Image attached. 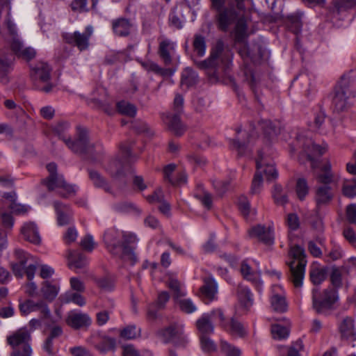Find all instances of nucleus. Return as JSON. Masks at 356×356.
I'll return each instance as SVG.
<instances>
[{
    "label": "nucleus",
    "mask_w": 356,
    "mask_h": 356,
    "mask_svg": "<svg viewBox=\"0 0 356 356\" xmlns=\"http://www.w3.org/2000/svg\"><path fill=\"white\" fill-rule=\"evenodd\" d=\"M302 13L297 11L294 13L288 15L285 19V23L289 29L296 34H298L302 29Z\"/></svg>",
    "instance_id": "obj_34"
},
{
    "label": "nucleus",
    "mask_w": 356,
    "mask_h": 356,
    "mask_svg": "<svg viewBox=\"0 0 356 356\" xmlns=\"http://www.w3.org/2000/svg\"><path fill=\"white\" fill-rule=\"evenodd\" d=\"M10 47L13 53L19 58L28 60L33 58L35 56V49L30 47H25L19 37L13 38L10 40Z\"/></svg>",
    "instance_id": "obj_24"
},
{
    "label": "nucleus",
    "mask_w": 356,
    "mask_h": 356,
    "mask_svg": "<svg viewBox=\"0 0 356 356\" xmlns=\"http://www.w3.org/2000/svg\"><path fill=\"white\" fill-rule=\"evenodd\" d=\"M141 330L135 325H129L120 330V336L127 340L134 339L140 336Z\"/></svg>",
    "instance_id": "obj_45"
},
{
    "label": "nucleus",
    "mask_w": 356,
    "mask_h": 356,
    "mask_svg": "<svg viewBox=\"0 0 356 356\" xmlns=\"http://www.w3.org/2000/svg\"><path fill=\"white\" fill-rule=\"evenodd\" d=\"M54 207L57 215L58 225L64 226L71 222L73 218V211L70 205L55 201L54 202Z\"/></svg>",
    "instance_id": "obj_25"
},
{
    "label": "nucleus",
    "mask_w": 356,
    "mask_h": 356,
    "mask_svg": "<svg viewBox=\"0 0 356 356\" xmlns=\"http://www.w3.org/2000/svg\"><path fill=\"white\" fill-rule=\"evenodd\" d=\"M203 282L200 288L199 296L205 304H209L217 298L218 284L211 277L204 278Z\"/></svg>",
    "instance_id": "obj_19"
},
{
    "label": "nucleus",
    "mask_w": 356,
    "mask_h": 356,
    "mask_svg": "<svg viewBox=\"0 0 356 356\" xmlns=\"http://www.w3.org/2000/svg\"><path fill=\"white\" fill-rule=\"evenodd\" d=\"M257 171L252 181L251 193L257 194L260 192L263 185V175H261V159L256 160Z\"/></svg>",
    "instance_id": "obj_37"
},
{
    "label": "nucleus",
    "mask_w": 356,
    "mask_h": 356,
    "mask_svg": "<svg viewBox=\"0 0 356 356\" xmlns=\"http://www.w3.org/2000/svg\"><path fill=\"white\" fill-rule=\"evenodd\" d=\"M21 232L25 240L34 243L39 244L41 241L38 229L35 225L33 222H28L21 229Z\"/></svg>",
    "instance_id": "obj_32"
},
{
    "label": "nucleus",
    "mask_w": 356,
    "mask_h": 356,
    "mask_svg": "<svg viewBox=\"0 0 356 356\" xmlns=\"http://www.w3.org/2000/svg\"><path fill=\"white\" fill-rule=\"evenodd\" d=\"M112 29L116 35L126 37L134 29V24L128 19L118 18L113 20Z\"/></svg>",
    "instance_id": "obj_30"
},
{
    "label": "nucleus",
    "mask_w": 356,
    "mask_h": 356,
    "mask_svg": "<svg viewBox=\"0 0 356 356\" xmlns=\"http://www.w3.org/2000/svg\"><path fill=\"white\" fill-rule=\"evenodd\" d=\"M175 43L165 38H159L158 54L165 65L172 63V59L175 54Z\"/></svg>",
    "instance_id": "obj_21"
},
{
    "label": "nucleus",
    "mask_w": 356,
    "mask_h": 356,
    "mask_svg": "<svg viewBox=\"0 0 356 356\" xmlns=\"http://www.w3.org/2000/svg\"><path fill=\"white\" fill-rule=\"evenodd\" d=\"M273 337L275 339H285L289 335V330L280 325H273L271 327Z\"/></svg>",
    "instance_id": "obj_59"
},
{
    "label": "nucleus",
    "mask_w": 356,
    "mask_h": 356,
    "mask_svg": "<svg viewBox=\"0 0 356 356\" xmlns=\"http://www.w3.org/2000/svg\"><path fill=\"white\" fill-rule=\"evenodd\" d=\"M295 140L292 144V153L302 156L323 155L329 153L328 145L325 143H315L309 133L305 130H297L294 133Z\"/></svg>",
    "instance_id": "obj_5"
},
{
    "label": "nucleus",
    "mask_w": 356,
    "mask_h": 356,
    "mask_svg": "<svg viewBox=\"0 0 356 356\" xmlns=\"http://www.w3.org/2000/svg\"><path fill=\"white\" fill-rule=\"evenodd\" d=\"M114 208L117 211L122 213H127L132 211H136L138 213H141V211L131 202H124L118 203L114 206Z\"/></svg>",
    "instance_id": "obj_60"
},
{
    "label": "nucleus",
    "mask_w": 356,
    "mask_h": 356,
    "mask_svg": "<svg viewBox=\"0 0 356 356\" xmlns=\"http://www.w3.org/2000/svg\"><path fill=\"white\" fill-rule=\"evenodd\" d=\"M69 127L68 123L61 122L52 127V131L58 136L65 145L75 154H86L92 156H98L104 154L100 145H95L89 143L87 132L82 128L77 129V138L72 140L65 136V131Z\"/></svg>",
    "instance_id": "obj_4"
},
{
    "label": "nucleus",
    "mask_w": 356,
    "mask_h": 356,
    "mask_svg": "<svg viewBox=\"0 0 356 356\" xmlns=\"http://www.w3.org/2000/svg\"><path fill=\"white\" fill-rule=\"evenodd\" d=\"M272 196L277 204L284 205L288 202V197L286 194H282V187L281 185H274Z\"/></svg>",
    "instance_id": "obj_51"
},
{
    "label": "nucleus",
    "mask_w": 356,
    "mask_h": 356,
    "mask_svg": "<svg viewBox=\"0 0 356 356\" xmlns=\"http://www.w3.org/2000/svg\"><path fill=\"white\" fill-rule=\"evenodd\" d=\"M271 307L277 312H284L286 310L287 305L285 298L279 294H274L270 299Z\"/></svg>",
    "instance_id": "obj_48"
},
{
    "label": "nucleus",
    "mask_w": 356,
    "mask_h": 356,
    "mask_svg": "<svg viewBox=\"0 0 356 356\" xmlns=\"http://www.w3.org/2000/svg\"><path fill=\"white\" fill-rule=\"evenodd\" d=\"M31 334L26 328H21L8 336L7 342L13 348L11 356H31Z\"/></svg>",
    "instance_id": "obj_10"
},
{
    "label": "nucleus",
    "mask_w": 356,
    "mask_h": 356,
    "mask_svg": "<svg viewBox=\"0 0 356 356\" xmlns=\"http://www.w3.org/2000/svg\"><path fill=\"white\" fill-rule=\"evenodd\" d=\"M259 124L261 127L264 135H266V137L263 139L257 140V152L259 153V156H263L265 154H267V155L272 154H273L272 144L277 131L270 120H261L259 122Z\"/></svg>",
    "instance_id": "obj_13"
},
{
    "label": "nucleus",
    "mask_w": 356,
    "mask_h": 356,
    "mask_svg": "<svg viewBox=\"0 0 356 356\" xmlns=\"http://www.w3.org/2000/svg\"><path fill=\"white\" fill-rule=\"evenodd\" d=\"M98 0H73L71 3V8L74 11L85 12L89 10L88 4L92 9L96 8Z\"/></svg>",
    "instance_id": "obj_40"
},
{
    "label": "nucleus",
    "mask_w": 356,
    "mask_h": 356,
    "mask_svg": "<svg viewBox=\"0 0 356 356\" xmlns=\"http://www.w3.org/2000/svg\"><path fill=\"white\" fill-rule=\"evenodd\" d=\"M230 184L229 179L213 181V186L220 195H224L229 190Z\"/></svg>",
    "instance_id": "obj_61"
},
{
    "label": "nucleus",
    "mask_w": 356,
    "mask_h": 356,
    "mask_svg": "<svg viewBox=\"0 0 356 356\" xmlns=\"http://www.w3.org/2000/svg\"><path fill=\"white\" fill-rule=\"evenodd\" d=\"M196 327L200 336L209 335L213 333L214 326L211 321L209 314H204L196 321Z\"/></svg>",
    "instance_id": "obj_33"
},
{
    "label": "nucleus",
    "mask_w": 356,
    "mask_h": 356,
    "mask_svg": "<svg viewBox=\"0 0 356 356\" xmlns=\"http://www.w3.org/2000/svg\"><path fill=\"white\" fill-rule=\"evenodd\" d=\"M89 176L96 187L103 188L106 192L111 193V187L99 172L95 170H89Z\"/></svg>",
    "instance_id": "obj_46"
},
{
    "label": "nucleus",
    "mask_w": 356,
    "mask_h": 356,
    "mask_svg": "<svg viewBox=\"0 0 356 356\" xmlns=\"http://www.w3.org/2000/svg\"><path fill=\"white\" fill-rule=\"evenodd\" d=\"M193 47L194 52L199 57H202L206 53V40L205 38L201 35H195L193 42Z\"/></svg>",
    "instance_id": "obj_43"
},
{
    "label": "nucleus",
    "mask_w": 356,
    "mask_h": 356,
    "mask_svg": "<svg viewBox=\"0 0 356 356\" xmlns=\"http://www.w3.org/2000/svg\"><path fill=\"white\" fill-rule=\"evenodd\" d=\"M179 305L180 309L186 314H191L197 309L193 302L189 298L180 300L179 301Z\"/></svg>",
    "instance_id": "obj_63"
},
{
    "label": "nucleus",
    "mask_w": 356,
    "mask_h": 356,
    "mask_svg": "<svg viewBox=\"0 0 356 356\" xmlns=\"http://www.w3.org/2000/svg\"><path fill=\"white\" fill-rule=\"evenodd\" d=\"M227 326L228 329L225 330L233 335L243 337L246 334V330L244 325L234 318H232L230 322H227Z\"/></svg>",
    "instance_id": "obj_42"
},
{
    "label": "nucleus",
    "mask_w": 356,
    "mask_h": 356,
    "mask_svg": "<svg viewBox=\"0 0 356 356\" xmlns=\"http://www.w3.org/2000/svg\"><path fill=\"white\" fill-rule=\"evenodd\" d=\"M190 10L189 6L181 4L175 6L169 15L170 26L177 29H181L186 20L185 14L189 13Z\"/></svg>",
    "instance_id": "obj_22"
},
{
    "label": "nucleus",
    "mask_w": 356,
    "mask_h": 356,
    "mask_svg": "<svg viewBox=\"0 0 356 356\" xmlns=\"http://www.w3.org/2000/svg\"><path fill=\"white\" fill-rule=\"evenodd\" d=\"M59 287L57 285L51 284L49 282H43L41 292L44 298L49 302L53 301L57 296Z\"/></svg>",
    "instance_id": "obj_38"
},
{
    "label": "nucleus",
    "mask_w": 356,
    "mask_h": 356,
    "mask_svg": "<svg viewBox=\"0 0 356 356\" xmlns=\"http://www.w3.org/2000/svg\"><path fill=\"white\" fill-rule=\"evenodd\" d=\"M197 192L195 194V197L199 200L207 209H210L212 207L211 194L204 190L202 184H197Z\"/></svg>",
    "instance_id": "obj_39"
},
{
    "label": "nucleus",
    "mask_w": 356,
    "mask_h": 356,
    "mask_svg": "<svg viewBox=\"0 0 356 356\" xmlns=\"http://www.w3.org/2000/svg\"><path fill=\"white\" fill-rule=\"evenodd\" d=\"M13 56L4 51L0 53V81L6 84L9 81L8 73L13 69Z\"/></svg>",
    "instance_id": "obj_28"
},
{
    "label": "nucleus",
    "mask_w": 356,
    "mask_h": 356,
    "mask_svg": "<svg viewBox=\"0 0 356 356\" xmlns=\"http://www.w3.org/2000/svg\"><path fill=\"white\" fill-rule=\"evenodd\" d=\"M167 285L172 291L175 300H178L186 296V293L181 289V284L177 279L170 277Z\"/></svg>",
    "instance_id": "obj_44"
},
{
    "label": "nucleus",
    "mask_w": 356,
    "mask_h": 356,
    "mask_svg": "<svg viewBox=\"0 0 356 356\" xmlns=\"http://www.w3.org/2000/svg\"><path fill=\"white\" fill-rule=\"evenodd\" d=\"M238 54L243 59L250 58V60L255 62L262 56L261 47L257 43L248 45L241 43L238 47Z\"/></svg>",
    "instance_id": "obj_29"
},
{
    "label": "nucleus",
    "mask_w": 356,
    "mask_h": 356,
    "mask_svg": "<svg viewBox=\"0 0 356 356\" xmlns=\"http://www.w3.org/2000/svg\"><path fill=\"white\" fill-rule=\"evenodd\" d=\"M90 342L102 353H106L115 349L116 340L105 334L96 333L91 336Z\"/></svg>",
    "instance_id": "obj_20"
},
{
    "label": "nucleus",
    "mask_w": 356,
    "mask_h": 356,
    "mask_svg": "<svg viewBox=\"0 0 356 356\" xmlns=\"http://www.w3.org/2000/svg\"><path fill=\"white\" fill-rule=\"evenodd\" d=\"M163 123L173 134L177 136L183 135L186 129L178 114H166L163 118Z\"/></svg>",
    "instance_id": "obj_26"
},
{
    "label": "nucleus",
    "mask_w": 356,
    "mask_h": 356,
    "mask_svg": "<svg viewBox=\"0 0 356 356\" xmlns=\"http://www.w3.org/2000/svg\"><path fill=\"white\" fill-rule=\"evenodd\" d=\"M289 257L290 260L286 261V264L290 269L289 280L295 287H301L307 264L305 249L298 245L291 246Z\"/></svg>",
    "instance_id": "obj_6"
},
{
    "label": "nucleus",
    "mask_w": 356,
    "mask_h": 356,
    "mask_svg": "<svg viewBox=\"0 0 356 356\" xmlns=\"http://www.w3.org/2000/svg\"><path fill=\"white\" fill-rule=\"evenodd\" d=\"M353 321L350 318H345L339 325L341 336L346 339L352 336L353 334Z\"/></svg>",
    "instance_id": "obj_50"
},
{
    "label": "nucleus",
    "mask_w": 356,
    "mask_h": 356,
    "mask_svg": "<svg viewBox=\"0 0 356 356\" xmlns=\"http://www.w3.org/2000/svg\"><path fill=\"white\" fill-rule=\"evenodd\" d=\"M127 157H113L111 159L106 170L113 177H120L125 175V172L130 168L129 163L125 161Z\"/></svg>",
    "instance_id": "obj_27"
},
{
    "label": "nucleus",
    "mask_w": 356,
    "mask_h": 356,
    "mask_svg": "<svg viewBox=\"0 0 356 356\" xmlns=\"http://www.w3.org/2000/svg\"><path fill=\"white\" fill-rule=\"evenodd\" d=\"M66 323L72 328L79 330L89 327L92 321L87 314L72 311L67 315Z\"/></svg>",
    "instance_id": "obj_23"
},
{
    "label": "nucleus",
    "mask_w": 356,
    "mask_h": 356,
    "mask_svg": "<svg viewBox=\"0 0 356 356\" xmlns=\"http://www.w3.org/2000/svg\"><path fill=\"white\" fill-rule=\"evenodd\" d=\"M220 350L226 356H241V350L224 340L220 341Z\"/></svg>",
    "instance_id": "obj_57"
},
{
    "label": "nucleus",
    "mask_w": 356,
    "mask_h": 356,
    "mask_svg": "<svg viewBox=\"0 0 356 356\" xmlns=\"http://www.w3.org/2000/svg\"><path fill=\"white\" fill-rule=\"evenodd\" d=\"M19 309L23 316L38 311L41 318H47L51 314L48 305L43 300L35 302L33 300L28 299L19 303Z\"/></svg>",
    "instance_id": "obj_17"
},
{
    "label": "nucleus",
    "mask_w": 356,
    "mask_h": 356,
    "mask_svg": "<svg viewBox=\"0 0 356 356\" xmlns=\"http://www.w3.org/2000/svg\"><path fill=\"white\" fill-rule=\"evenodd\" d=\"M330 282L333 286V289L337 291V289L342 286V273L340 269L337 266L332 268L330 274Z\"/></svg>",
    "instance_id": "obj_58"
},
{
    "label": "nucleus",
    "mask_w": 356,
    "mask_h": 356,
    "mask_svg": "<svg viewBox=\"0 0 356 356\" xmlns=\"http://www.w3.org/2000/svg\"><path fill=\"white\" fill-rule=\"evenodd\" d=\"M3 31L7 32V33L10 37V40L13 38L19 37L17 35V30L16 25L15 24V23H13V22L11 19L10 10H8L6 18L5 19L4 24L3 26Z\"/></svg>",
    "instance_id": "obj_49"
},
{
    "label": "nucleus",
    "mask_w": 356,
    "mask_h": 356,
    "mask_svg": "<svg viewBox=\"0 0 356 356\" xmlns=\"http://www.w3.org/2000/svg\"><path fill=\"white\" fill-rule=\"evenodd\" d=\"M68 259V266L70 268H74L81 269L84 268L87 264L86 257L80 253L70 252Z\"/></svg>",
    "instance_id": "obj_41"
},
{
    "label": "nucleus",
    "mask_w": 356,
    "mask_h": 356,
    "mask_svg": "<svg viewBox=\"0 0 356 356\" xmlns=\"http://www.w3.org/2000/svg\"><path fill=\"white\" fill-rule=\"evenodd\" d=\"M326 268H316L310 272V280L314 285L321 284L326 278Z\"/></svg>",
    "instance_id": "obj_53"
},
{
    "label": "nucleus",
    "mask_w": 356,
    "mask_h": 356,
    "mask_svg": "<svg viewBox=\"0 0 356 356\" xmlns=\"http://www.w3.org/2000/svg\"><path fill=\"white\" fill-rule=\"evenodd\" d=\"M74 304L82 307L86 304L85 298L79 293H66L63 297V302Z\"/></svg>",
    "instance_id": "obj_54"
},
{
    "label": "nucleus",
    "mask_w": 356,
    "mask_h": 356,
    "mask_svg": "<svg viewBox=\"0 0 356 356\" xmlns=\"http://www.w3.org/2000/svg\"><path fill=\"white\" fill-rule=\"evenodd\" d=\"M314 170H320L317 175L318 182L323 185L317 186L315 190L314 200L317 208L330 204L334 197V192L330 184L337 180L336 176L331 170V163L321 157H307Z\"/></svg>",
    "instance_id": "obj_2"
},
{
    "label": "nucleus",
    "mask_w": 356,
    "mask_h": 356,
    "mask_svg": "<svg viewBox=\"0 0 356 356\" xmlns=\"http://www.w3.org/2000/svg\"><path fill=\"white\" fill-rule=\"evenodd\" d=\"M241 273L245 279L254 283L257 282V275L245 261H243L241 264Z\"/></svg>",
    "instance_id": "obj_56"
},
{
    "label": "nucleus",
    "mask_w": 356,
    "mask_h": 356,
    "mask_svg": "<svg viewBox=\"0 0 356 356\" xmlns=\"http://www.w3.org/2000/svg\"><path fill=\"white\" fill-rule=\"evenodd\" d=\"M237 296L240 303L245 308H249L253 304L252 294L250 290L242 284L237 287Z\"/></svg>",
    "instance_id": "obj_35"
},
{
    "label": "nucleus",
    "mask_w": 356,
    "mask_h": 356,
    "mask_svg": "<svg viewBox=\"0 0 356 356\" xmlns=\"http://www.w3.org/2000/svg\"><path fill=\"white\" fill-rule=\"evenodd\" d=\"M296 191L298 198L303 200L309 193L307 181L305 178H298L296 181Z\"/></svg>",
    "instance_id": "obj_55"
},
{
    "label": "nucleus",
    "mask_w": 356,
    "mask_h": 356,
    "mask_svg": "<svg viewBox=\"0 0 356 356\" xmlns=\"http://www.w3.org/2000/svg\"><path fill=\"white\" fill-rule=\"evenodd\" d=\"M122 231L115 227L108 229L104 234V242L108 251L115 257H121Z\"/></svg>",
    "instance_id": "obj_16"
},
{
    "label": "nucleus",
    "mask_w": 356,
    "mask_h": 356,
    "mask_svg": "<svg viewBox=\"0 0 356 356\" xmlns=\"http://www.w3.org/2000/svg\"><path fill=\"white\" fill-rule=\"evenodd\" d=\"M117 108L121 114L129 117H134L136 114V108L133 104L122 101L117 104Z\"/></svg>",
    "instance_id": "obj_52"
},
{
    "label": "nucleus",
    "mask_w": 356,
    "mask_h": 356,
    "mask_svg": "<svg viewBox=\"0 0 356 356\" xmlns=\"http://www.w3.org/2000/svg\"><path fill=\"white\" fill-rule=\"evenodd\" d=\"M266 157H258L257 160L261 159V168L260 171H261V175L264 173L266 175L268 181H271L273 179H276L278 177V172L275 167V164L273 161H267L266 163L264 159Z\"/></svg>",
    "instance_id": "obj_36"
},
{
    "label": "nucleus",
    "mask_w": 356,
    "mask_h": 356,
    "mask_svg": "<svg viewBox=\"0 0 356 356\" xmlns=\"http://www.w3.org/2000/svg\"><path fill=\"white\" fill-rule=\"evenodd\" d=\"M354 97L355 92L350 88L348 82L342 77L334 90L332 99L334 111L338 113L346 111L350 106V100Z\"/></svg>",
    "instance_id": "obj_12"
},
{
    "label": "nucleus",
    "mask_w": 356,
    "mask_h": 356,
    "mask_svg": "<svg viewBox=\"0 0 356 356\" xmlns=\"http://www.w3.org/2000/svg\"><path fill=\"white\" fill-rule=\"evenodd\" d=\"M157 335L163 343H172L176 348H185L188 343V339L184 334V325L177 322L159 330Z\"/></svg>",
    "instance_id": "obj_11"
},
{
    "label": "nucleus",
    "mask_w": 356,
    "mask_h": 356,
    "mask_svg": "<svg viewBox=\"0 0 356 356\" xmlns=\"http://www.w3.org/2000/svg\"><path fill=\"white\" fill-rule=\"evenodd\" d=\"M93 32L92 26L88 25L83 32L76 31L73 33H63V38L66 43L76 47L79 51H83L89 49L90 39Z\"/></svg>",
    "instance_id": "obj_14"
},
{
    "label": "nucleus",
    "mask_w": 356,
    "mask_h": 356,
    "mask_svg": "<svg viewBox=\"0 0 356 356\" xmlns=\"http://www.w3.org/2000/svg\"><path fill=\"white\" fill-rule=\"evenodd\" d=\"M312 307L318 314L327 315L334 309L338 300L337 291L327 288L321 291L318 287L312 289Z\"/></svg>",
    "instance_id": "obj_8"
},
{
    "label": "nucleus",
    "mask_w": 356,
    "mask_h": 356,
    "mask_svg": "<svg viewBox=\"0 0 356 356\" xmlns=\"http://www.w3.org/2000/svg\"><path fill=\"white\" fill-rule=\"evenodd\" d=\"M197 80V73L192 69L187 67L184 70L181 76V83L186 87L193 86Z\"/></svg>",
    "instance_id": "obj_47"
},
{
    "label": "nucleus",
    "mask_w": 356,
    "mask_h": 356,
    "mask_svg": "<svg viewBox=\"0 0 356 356\" xmlns=\"http://www.w3.org/2000/svg\"><path fill=\"white\" fill-rule=\"evenodd\" d=\"M343 195L349 198H353L356 196V185L351 180L343 184L342 188Z\"/></svg>",
    "instance_id": "obj_64"
},
{
    "label": "nucleus",
    "mask_w": 356,
    "mask_h": 356,
    "mask_svg": "<svg viewBox=\"0 0 356 356\" xmlns=\"http://www.w3.org/2000/svg\"><path fill=\"white\" fill-rule=\"evenodd\" d=\"M188 176L184 170L177 171L175 172L171 185L175 187H180L187 184Z\"/></svg>",
    "instance_id": "obj_62"
},
{
    "label": "nucleus",
    "mask_w": 356,
    "mask_h": 356,
    "mask_svg": "<svg viewBox=\"0 0 356 356\" xmlns=\"http://www.w3.org/2000/svg\"><path fill=\"white\" fill-rule=\"evenodd\" d=\"M255 143V139L249 131L238 129L234 139L230 140L231 148L235 149L239 154L252 152V147Z\"/></svg>",
    "instance_id": "obj_15"
},
{
    "label": "nucleus",
    "mask_w": 356,
    "mask_h": 356,
    "mask_svg": "<svg viewBox=\"0 0 356 356\" xmlns=\"http://www.w3.org/2000/svg\"><path fill=\"white\" fill-rule=\"evenodd\" d=\"M243 0H212L213 6L218 10V28L227 31L230 25L236 22L235 34L236 39L242 40L246 35L247 21L243 17Z\"/></svg>",
    "instance_id": "obj_1"
},
{
    "label": "nucleus",
    "mask_w": 356,
    "mask_h": 356,
    "mask_svg": "<svg viewBox=\"0 0 356 356\" xmlns=\"http://www.w3.org/2000/svg\"><path fill=\"white\" fill-rule=\"evenodd\" d=\"M51 68L44 62H38L31 70V78L35 89L49 93L53 91L56 84L51 77Z\"/></svg>",
    "instance_id": "obj_9"
},
{
    "label": "nucleus",
    "mask_w": 356,
    "mask_h": 356,
    "mask_svg": "<svg viewBox=\"0 0 356 356\" xmlns=\"http://www.w3.org/2000/svg\"><path fill=\"white\" fill-rule=\"evenodd\" d=\"M248 234L251 238H257L266 245H272L274 243L273 229L270 226L257 225L248 230Z\"/></svg>",
    "instance_id": "obj_18"
},
{
    "label": "nucleus",
    "mask_w": 356,
    "mask_h": 356,
    "mask_svg": "<svg viewBox=\"0 0 356 356\" xmlns=\"http://www.w3.org/2000/svg\"><path fill=\"white\" fill-rule=\"evenodd\" d=\"M232 54L221 40L211 48L209 56L204 60H194L195 65L206 72L211 81H218L232 63Z\"/></svg>",
    "instance_id": "obj_3"
},
{
    "label": "nucleus",
    "mask_w": 356,
    "mask_h": 356,
    "mask_svg": "<svg viewBox=\"0 0 356 356\" xmlns=\"http://www.w3.org/2000/svg\"><path fill=\"white\" fill-rule=\"evenodd\" d=\"M138 241L135 234L129 232H122L121 255H131L134 253V244Z\"/></svg>",
    "instance_id": "obj_31"
},
{
    "label": "nucleus",
    "mask_w": 356,
    "mask_h": 356,
    "mask_svg": "<svg viewBox=\"0 0 356 356\" xmlns=\"http://www.w3.org/2000/svg\"><path fill=\"white\" fill-rule=\"evenodd\" d=\"M46 168L49 175L41 180V184L47 186L48 191H52L56 188H62L65 191V193H60V195L64 198L76 195L77 186L66 182L63 175L58 173V167L55 163H48L46 165Z\"/></svg>",
    "instance_id": "obj_7"
}]
</instances>
